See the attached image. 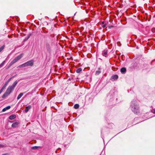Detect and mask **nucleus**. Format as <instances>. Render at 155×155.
<instances>
[{
  "label": "nucleus",
  "mask_w": 155,
  "mask_h": 155,
  "mask_svg": "<svg viewBox=\"0 0 155 155\" xmlns=\"http://www.w3.org/2000/svg\"><path fill=\"white\" fill-rule=\"evenodd\" d=\"M9 94H8V93L6 91L5 92V93L2 96V98H4L7 97Z\"/></svg>",
  "instance_id": "obj_11"
},
{
  "label": "nucleus",
  "mask_w": 155,
  "mask_h": 155,
  "mask_svg": "<svg viewBox=\"0 0 155 155\" xmlns=\"http://www.w3.org/2000/svg\"><path fill=\"white\" fill-rule=\"evenodd\" d=\"M107 53V51L105 50H104L102 52V55L106 57Z\"/></svg>",
  "instance_id": "obj_7"
},
{
  "label": "nucleus",
  "mask_w": 155,
  "mask_h": 155,
  "mask_svg": "<svg viewBox=\"0 0 155 155\" xmlns=\"http://www.w3.org/2000/svg\"><path fill=\"white\" fill-rule=\"evenodd\" d=\"M38 147L34 146V147H31V149H38Z\"/></svg>",
  "instance_id": "obj_24"
},
{
  "label": "nucleus",
  "mask_w": 155,
  "mask_h": 155,
  "mask_svg": "<svg viewBox=\"0 0 155 155\" xmlns=\"http://www.w3.org/2000/svg\"><path fill=\"white\" fill-rule=\"evenodd\" d=\"M5 62V60L4 61L0 64V68H1L3 65L4 64Z\"/></svg>",
  "instance_id": "obj_23"
},
{
  "label": "nucleus",
  "mask_w": 155,
  "mask_h": 155,
  "mask_svg": "<svg viewBox=\"0 0 155 155\" xmlns=\"http://www.w3.org/2000/svg\"><path fill=\"white\" fill-rule=\"evenodd\" d=\"M23 93H20L18 96L17 99V100L19 99L21 97L23 96Z\"/></svg>",
  "instance_id": "obj_17"
},
{
  "label": "nucleus",
  "mask_w": 155,
  "mask_h": 155,
  "mask_svg": "<svg viewBox=\"0 0 155 155\" xmlns=\"http://www.w3.org/2000/svg\"><path fill=\"white\" fill-rule=\"evenodd\" d=\"M5 47V45H4L0 48V52L4 49Z\"/></svg>",
  "instance_id": "obj_21"
},
{
  "label": "nucleus",
  "mask_w": 155,
  "mask_h": 155,
  "mask_svg": "<svg viewBox=\"0 0 155 155\" xmlns=\"http://www.w3.org/2000/svg\"><path fill=\"white\" fill-rule=\"evenodd\" d=\"M7 153H5V154H3L2 155H7Z\"/></svg>",
  "instance_id": "obj_31"
},
{
  "label": "nucleus",
  "mask_w": 155,
  "mask_h": 155,
  "mask_svg": "<svg viewBox=\"0 0 155 155\" xmlns=\"http://www.w3.org/2000/svg\"><path fill=\"white\" fill-rule=\"evenodd\" d=\"M104 21H103L102 22V24H104Z\"/></svg>",
  "instance_id": "obj_30"
},
{
  "label": "nucleus",
  "mask_w": 155,
  "mask_h": 155,
  "mask_svg": "<svg viewBox=\"0 0 155 155\" xmlns=\"http://www.w3.org/2000/svg\"><path fill=\"white\" fill-rule=\"evenodd\" d=\"M18 83V81H16L13 83L12 86H9L8 87L6 91L8 93V94H10L14 90Z\"/></svg>",
  "instance_id": "obj_2"
},
{
  "label": "nucleus",
  "mask_w": 155,
  "mask_h": 155,
  "mask_svg": "<svg viewBox=\"0 0 155 155\" xmlns=\"http://www.w3.org/2000/svg\"><path fill=\"white\" fill-rule=\"evenodd\" d=\"M101 73V71L99 70L97 71H96V74H99Z\"/></svg>",
  "instance_id": "obj_25"
},
{
  "label": "nucleus",
  "mask_w": 155,
  "mask_h": 155,
  "mask_svg": "<svg viewBox=\"0 0 155 155\" xmlns=\"http://www.w3.org/2000/svg\"><path fill=\"white\" fill-rule=\"evenodd\" d=\"M106 24H104L103 26H102V27L103 28H104L106 26Z\"/></svg>",
  "instance_id": "obj_26"
},
{
  "label": "nucleus",
  "mask_w": 155,
  "mask_h": 155,
  "mask_svg": "<svg viewBox=\"0 0 155 155\" xmlns=\"http://www.w3.org/2000/svg\"><path fill=\"white\" fill-rule=\"evenodd\" d=\"M14 77V76H13L9 79L8 80L5 82V84H4V85L3 86L2 88L0 90V94L2 93V92L3 90L5 88V87H6L7 84H8V83L10 81L11 79L13 78Z\"/></svg>",
  "instance_id": "obj_3"
},
{
  "label": "nucleus",
  "mask_w": 155,
  "mask_h": 155,
  "mask_svg": "<svg viewBox=\"0 0 155 155\" xmlns=\"http://www.w3.org/2000/svg\"><path fill=\"white\" fill-rule=\"evenodd\" d=\"M32 94V93L31 92H29L26 95H28L29 94Z\"/></svg>",
  "instance_id": "obj_27"
},
{
  "label": "nucleus",
  "mask_w": 155,
  "mask_h": 155,
  "mask_svg": "<svg viewBox=\"0 0 155 155\" xmlns=\"http://www.w3.org/2000/svg\"><path fill=\"white\" fill-rule=\"evenodd\" d=\"M31 105H29L28 106H27L26 107L25 109V112L26 113H27L28 112L29 110L31 109Z\"/></svg>",
  "instance_id": "obj_10"
},
{
  "label": "nucleus",
  "mask_w": 155,
  "mask_h": 155,
  "mask_svg": "<svg viewBox=\"0 0 155 155\" xmlns=\"http://www.w3.org/2000/svg\"><path fill=\"white\" fill-rule=\"evenodd\" d=\"M130 108L134 113L138 114L140 112L139 105L136 100H133L131 103Z\"/></svg>",
  "instance_id": "obj_1"
},
{
  "label": "nucleus",
  "mask_w": 155,
  "mask_h": 155,
  "mask_svg": "<svg viewBox=\"0 0 155 155\" xmlns=\"http://www.w3.org/2000/svg\"><path fill=\"white\" fill-rule=\"evenodd\" d=\"M16 62V61L15 60V59L13 60L10 63V64H9V65L8 66V68H9L12 65H13V64L15 63Z\"/></svg>",
  "instance_id": "obj_8"
},
{
  "label": "nucleus",
  "mask_w": 155,
  "mask_h": 155,
  "mask_svg": "<svg viewBox=\"0 0 155 155\" xmlns=\"http://www.w3.org/2000/svg\"><path fill=\"white\" fill-rule=\"evenodd\" d=\"M126 69L124 68H123L120 69V71L122 73H124L126 72Z\"/></svg>",
  "instance_id": "obj_15"
},
{
  "label": "nucleus",
  "mask_w": 155,
  "mask_h": 155,
  "mask_svg": "<svg viewBox=\"0 0 155 155\" xmlns=\"http://www.w3.org/2000/svg\"><path fill=\"white\" fill-rule=\"evenodd\" d=\"M118 78V76L117 75H115L112 76L111 78L112 79L114 80L117 79Z\"/></svg>",
  "instance_id": "obj_12"
},
{
  "label": "nucleus",
  "mask_w": 155,
  "mask_h": 155,
  "mask_svg": "<svg viewBox=\"0 0 155 155\" xmlns=\"http://www.w3.org/2000/svg\"><path fill=\"white\" fill-rule=\"evenodd\" d=\"M3 146L2 144H0V147H3Z\"/></svg>",
  "instance_id": "obj_29"
},
{
  "label": "nucleus",
  "mask_w": 155,
  "mask_h": 155,
  "mask_svg": "<svg viewBox=\"0 0 155 155\" xmlns=\"http://www.w3.org/2000/svg\"><path fill=\"white\" fill-rule=\"evenodd\" d=\"M26 66H27L26 64V63H24L23 64L19 65L18 66V67H19V68L23 67H26Z\"/></svg>",
  "instance_id": "obj_18"
},
{
  "label": "nucleus",
  "mask_w": 155,
  "mask_h": 155,
  "mask_svg": "<svg viewBox=\"0 0 155 155\" xmlns=\"http://www.w3.org/2000/svg\"><path fill=\"white\" fill-rule=\"evenodd\" d=\"M18 122H15V123H13L12 124V127H17L18 125Z\"/></svg>",
  "instance_id": "obj_16"
},
{
  "label": "nucleus",
  "mask_w": 155,
  "mask_h": 155,
  "mask_svg": "<svg viewBox=\"0 0 155 155\" xmlns=\"http://www.w3.org/2000/svg\"><path fill=\"white\" fill-rule=\"evenodd\" d=\"M23 55V54H20L19 55H18V56L16 57L14 59L17 62L22 57Z\"/></svg>",
  "instance_id": "obj_5"
},
{
  "label": "nucleus",
  "mask_w": 155,
  "mask_h": 155,
  "mask_svg": "<svg viewBox=\"0 0 155 155\" xmlns=\"http://www.w3.org/2000/svg\"><path fill=\"white\" fill-rule=\"evenodd\" d=\"M16 62V61L15 60V59L13 60L10 63V64H9V65L8 66V68H9L12 65H13V64L15 63Z\"/></svg>",
  "instance_id": "obj_9"
},
{
  "label": "nucleus",
  "mask_w": 155,
  "mask_h": 155,
  "mask_svg": "<svg viewBox=\"0 0 155 155\" xmlns=\"http://www.w3.org/2000/svg\"><path fill=\"white\" fill-rule=\"evenodd\" d=\"M10 108H11L10 106H8L5 107V108H3L2 110V111L3 112H5L7 110L10 109Z\"/></svg>",
  "instance_id": "obj_14"
},
{
  "label": "nucleus",
  "mask_w": 155,
  "mask_h": 155,
  "mask_svg": "<svg viewBox=\"0 0 155 155\" xmlns=\"http://www.w3.org/2000/svg\"><path fill=\"white\" fill-rule=\"evenodd\" d=\"M5 62V60L4 61L0 64V68H1L3 65L4 64Z\"/></svg>",
  "instance_id": "obj_22"
},
{
  "label": "nucleus",
  "mask_w": 155,
  "mask_h": 155,
  "mask_svg": "<svg viewBox=\"0 0 155 155\" xmlns=\"http://www.w3.org/2000/svg\"><path fill=\"white\" fill-rule=\"evenodd\" d=\"M26 64V66H32L33 64V61L32 60H30L25 62Z\"/></svg>",
  "instance_id": "obj_4"
},
{
  "label": "nucleus",
  "mask_w": 155,
  "mask_h": 155,
  "mask_svg": "<svg viewBox=\"0 0 155 155\" xmlns=\"http://www.w3.org/2000/svg\"><path fill=\"white\" fill-rule=\"evenodd\" d=\"M153 113L155 114V109L154 110V112Z\"/></svg>",
  "instance_id": "obj_32"
},
{
  "label": "nucleus",
  "mask_w": 155,
  "mask_h": 155,
  "mask_svg": "<svg viewBox=\"0 0 155 155\" xmlns=\"http://www.w3.org/2000/svg\"><path fill=\"white\" fill-rule=\"evenodd\" d=\"M155 30V29L154 28H152V31H153V32H154V31H153V30Z\"/></svg>",
  "instance_id": "obj_28"
},
{
  "label": "nucleus",
  "mask_w": 155,
  "mask_h": 155,
  "mask_svg": "<svg viewBox=\"0 0 155 155\" xmlns=\"http://www.w3.org/2000/svg\"><path fill=\"white\" fill-rule=\"evenodd\" d=\"M16 115L15 114H13L9 116V118L10 120H12L16 118Z\"/></svg>",
  "instance_id": "obj_13"
},
{
  "label": "nucleus",
  "mask_w": 155,
  "mask_h": 155,
  "mask_svg": "<svg viewBox=\"0 0 155 155\" xmlns=\"http://www.w3.org/2000/svg\"><path fill=\"white\" fill-rule=\"evenodd\" d=\"M79 107V105L78 104H76L74 105V107L75 109H78Z\"/></svg>",
  "instance_id": "obj_19"
},
{
  "label": "nucleus",
  "mask_w": 155,
  "mask_h": 155,
  "mask_svg": "<svg viewBox=\"0 0 155 155\" xmlns=\"http://www.w3.org/2000/svg\"><path fill=\"white\" fill-rule=\"evenodd\" d=\"M81 71H82V69L81 68H80L78 69L77 70H76V72L78 73H79Z\"/></svg>",
  "instance_id": "obj_20"
},
{
  "label": "nucleus",
  "mask_w": 155,
  "mask_h": 155,
  "mask_svg": "<svg viewBox=\"0 0 155 155\" xmlns=\"http://www.w3.org/2000/svg\"><path fill=\"white\" fill-rule=\"evenodd\" d=\"M45 47L47 50L48 51H50V50L51 48L48 42L46 43L45 45Z\"/></svg>",
  "instance_id": "obj_6"
}]
</instances>
